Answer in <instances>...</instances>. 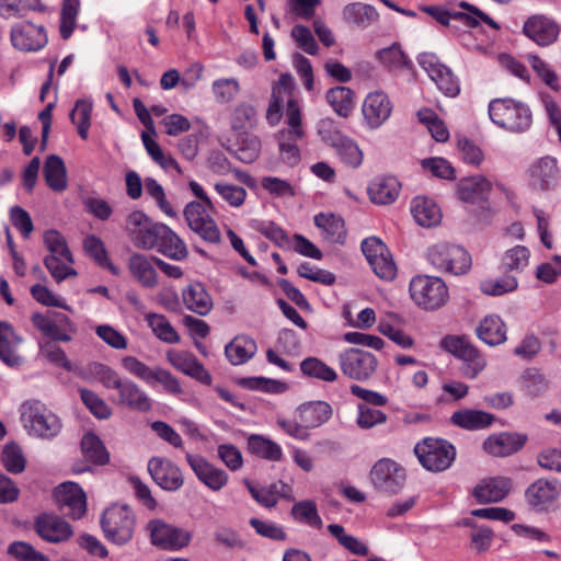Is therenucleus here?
I'll return each instance as SVG.
<instances>
[{"label": "nucleus", "mask_w": 561, "mask_h": 561, "mask_svg": "<svg viewBox=\"0 0 561 561\" xmlns=\"http://www.w3.org/2000/svg\"><path fill=\"white\" fill-rule=\"evenodd\" d=\"M377 59L389 69L409 68L411 60L401 49V46L393 43L391 46L379 49L376 53Z\"/></svg>", "instance_id": "603ef678"}, {"label": "nucleus", "mask_w": 561, "mask_h": 561, "mask_svg": "<svg viewBox=\"0 0 561 561\" xmlns=\"http://www.w3.org/2000/svg\"><path fill=\"white\" fill-rule=\"evenodd\" d=\"M417 62L446 96L455 98L460 93L458 78L435 54L422 53L417 57Z\"/></svg>", "instance_id": "f8f14e48"}, {"label": "nucleus", "mask_w": 561, "mask_h": 561, "mask_svg": "<svg viewBox=\"0 0 561 561\" xmlns=\"http://www.w3.org/2000/svg\"><path fill=\"white\" fill-rule=\"evenodd\" d=\"M8 553L19 561H49V558L37 551L25 541H13L8 547Z\"/></svg>", "instance_id": "69168bd1"}, {"label": "nucleus", "mask_w": 561, "mask_h": 561, "mask_svg": "<svg viewBox=\"0 0 561 561\" xmlns=\"http://www.w3.org/2000/svg\"><path fill=\"white\" fill-rule=\"evenodd\" d=\"M523 33L539 46H549L559 35V27L551 19L536 14L526 20Z\"/></svg>", "instance_id": "393cba45"}, {"label": "nucleus", "mask_w": 561, "mask_h": 561, "mask_svg": "<svg viewBox=\"0 0 561 561\" xmlns=\"http://www.w3.org/2000/svg\"><path fill=\"white\" fill-rule=\"evenodd\" d=\"M82 453L89 461L94 465H105L110 460V455L98 435L87 433L81 439Z\"/></svg>", "instance_id": "a18cd8bd"}, {"label": "nucleus", "mask_w": 561, "mask_h": 561, "mask_svg": "<svg viewBox=\"0 0 561 561\" xmlns=\"http://www.w3.org/2000/svg\"><path fill=\"white\" fill-rule=\"evenodd\" d=\"M530 252L526 247L516 245L507 250L502 257V267L505 271L522 272L529 262Z\"/></svg>", "instance_id": "6e6d98bb"}, {"label": "nucleus", "mask_w": 561, "mask_h": 561, "mask_svg": "<svg viewBox=\"0 0 561 561\" xmlns=\"http://www.w3.org/2000/svg\"><path fill=\"white\" fill-rule=\"evenodd\" d=\"M182 296L186 308L199 316H206L211 310L210 296L198 283L190 285L183 290Z\"/></svg>", "instance_id": "79ce46f5"}, {"label": "nucleus", "mask_w": 561, "mask_h": 561, "mask_svg": "<svg viewBox=\"0 0 561 561\" xmlns=\"http://www.w3.org/2000/svg\"><path fill=\"white\" fill-rule=\"evenodd\" d=\"M314 225L322 231L325 240L333 243H344L346 230L341 216L320 213L314 216Z\"/></svg>", "instance_id": "e433bc0d"}, {"label": "nucleus", "mask_w": 561, "mask_h": 561, "mask_svg": "<svg viewBox=\"0 0 561 561\" xmlns=\"http://www.w3.org/2000/svg\"><path fill=\"white\" fill-rule=\"evenodd\" d=\"M135 515L127 505L114 504L101 517V526L107 540L122 546L129 542L135 530Z\"/></svg>", "instance_id": "39448f33"}, {"label": "nucleus", "mask_w": 561, "mask_h": 561, "mask_svg": "<svg viewBox=\"0 0 561 561\" xmlns=\"http://www.w3.org/2000/svg\"><path fill=\"white\" fill-rule=\"evenodd\" d=\"M332 408L324 401L307 402L298 408L297 414L300 422L310 428H317L327 423L332 416Z\"/></svg>", "instance_id": "c9c22d12"}, {"label": "nucleus", "mask_w": 561, "mask_h": 561, "mask_svg": "<svg viewBox=\"0 0 561 561\" xmlns=\"http://www.w3.org/2000/svg\"><path fill=\"white\" fill-rule=\"evenodd\" d=\"M79 7L80 0H64L62 2L59 32L64 39H68L73 33Z\"/></svg>", "instance_id": "5fc2aeb1"}, {"label": "nucleus", "mask_w": 561, "mask_h": 561, "mask_svg": "<svg viewBox=\"0 0 561 561\" xmlns=\"http://www.w3.org/2000/svg\"><path fill=\"white\" fill-rule=\"evenodd\" d=\"M440 345L445 351L463 360L466 364L463 373L469 378H476L486 365L483 355L466 336H445Z\"/></svg>", "instance_id": "1a4fd4ad"}, {"label": "nucleus", "mask_w": 561, "mask_h": 561, "mask_svg": "<svg viewBox=\"0 0 561 561\" xmlns=\"http://www.w3.org/2000/svg\"><path fill=\"white\" fill-rule=\"evenodd\" d=\"M512 489V480L506 477H494L482 480L473 489L472 495L480 504L503 501Z\"/></svg>", "instance_id": "bb28decb"}, {"label": "nucleus", "mask_w": 561, "mask_h": 561, "mask_svg": "<svg viewBox=\"0 0 561 561\" xmlns=\"http://www.w3.org/2000/svg\"><path fill=\"white\" fill-rule=\"evenodd\" d=\"M561 495V482L558 479L540 478L525 491V499L535 511H547Z\"/></svg>", "instance_id": "f3484780"}, {"label": "nucleus", "mask_w": 561, "mask_h": 561, "mask_svg": "<svg viewBox=\"0 0 561 561\" xmlns=\"http://www.w3.org/2000/svg\"><path fill=\"white\" fill-rule=\"evenodd\" d=\"M32 323L53 341L69 342L71 340L70 334L75 332L73 323L64 313H56L55 318H50L49 316L36 312L32 316Z\"/></svg>", "instance_id": "412c9836"}, {"label": "nucleus", "mask_w": 561, "mask_h": 561, "mask_svg": "<svg viewBox=\"0 0 561 561\" xmlns=\"http://www.w3.org/2000/svg\"><path fill=\"white\" fill-rule=\"evenodd\" d=\"M495 416L489 412L473 409L455 411L450 416V423L466 431H480L490 427Z\"/></svg>", "instance_id": "7c9ffc66"}, {"label": "nucleus", "mask_w": 561, "mask_h": 561, "mask_svg": "<svg viewBox=\"0 0 561 561\" xmlns=\"http://www.w3.org/2000/svg\"><path fill=\"white\" fill-rule=\"evenodd\" d=\"M153 257L135 253L128 260L130 274L147 288H153L158 285V274L152 264Z\"/></svg>", "instance_id": "f704fd0d"}, {"label": "nucleus", "mask_w": 561, "mask_h": 561, "mask_svg": "<svg viewBox=\"0 0 561 561\" xmlns=\"http://www.w3.org/2000/svg\"><path fill=\"white\" fill-rule=\"evenodd\" d=\"M421 10L445 26L449 25L450 20H457L468 27H477L479 25L474 16L468 15L466 12H450L440 5H424Z\"/></svg>", "instance_id": "49530a36"}, {"label": "nucleus", "mask_w": 561, "mask_h": 561, "mask_svg": "<svg viewBox=\"0 0 561 561\" xmlns=\"http://www.w3.org/2000/svg\"><path fill=\"white\" fill-rule=\"evenodd\" d=\"M343 18L347 23L366 28L378 20L379 14L370 4L353 2L344 8Z\"/></svg>", "instance_id": "a19ab883"}, {"label": "nucleus", "mask_w": 561, "mask_h": 561, "mask_svg": "<svg viewBox=\"0 0 561 561\" xmlns=\"http://www.w3.org/2000/svg\"><path fill=\"white\" fill-rule=\"evenodd\" d=\"M56 499L60 508L73 519H80L87 512V496L82 488L75 482H64L56 489Z\"/></svg>", "instance_id": "aec40b11"}, {"label": "nucleus", "mask_w": 561, "mask_h": 561, "mask_svg": "<svg viewBox=\"0 0 561 561\" xmlns=\"http://www.w3.org/2000/svg\"><path fill=\"white\" fill-rule=\"evenodd\" d=\"M255 353V341L245 335L234 337L225 347V354L232 365H241L248 362L254 356Z\"/></svg>", "instance_id": "ea45409f"}, {"label": "nucleus", "mask_w": 561, "mask_h": 561, "mask_svg": "<svg viewBox=\"0 0 561 561\" xmlns=\"http://www.w3.org/2000/svg\"><path fill=\"white\" fill-rule=\"evenodd\" d=\"M387 415L377 409L370 408L366 403L358 404V415L356 424L363 430H369L376 425L383 424Z\"/></svg>", "instance_id": "338daca9"}, {"label": "nucleus", "mask_w": 561, "mask_h": 561, "mask_svg": "<svg viewBox=\"0 0 561 561\" xmlns=\"http://www.w3.org/2000/svg\"><path fill=\"white\" fill-rule=\"evenodd\" d=\"M163 224L153 222L140 210L130 213L126 218V230L135 247L150 250L157 240Z\"/></svg>", "instance_id": "ddd939ff"}, {"label": "nucleus", "mask_w": 561, "mask_h": 561, "mask_svg": "<svg viewBox=\"0 0 561 561\" xmlns=\"http://www.w3.org/2000/svg\"><path fill=\"white\" fill-rule=\"evenodd\" d=\"M151 543L164 550L176 551L185 548L192 540V533L156 518L147 524Z\"/></svg>", "instance_id": "9d476101"}, {"label": "nucleus", "mask_w": 561, "mask_h": 561, "mask_svg": "<svg viewBox=\"0 0 561 561\" xmlns=\"http://www.w3.org/2000/svg\"><path fill=\"white\" fill-rule=\"evenodd\" d=\"M167 357L175 369L192 378H195L204 385L211 383L210 374L204 368V366L192 353L183 351H170L167 353Z\"/></svg>", "instance_id": "cd10ccee"}, {"label": "nucleus", "mask_w": 561, "mask_h": 561, "mask_svg": "<svg viewBox=\"0 0 561 561\" xmlns=\"http://www.w3.org/2000/svg\"><path fill=\"white\" fill-rule=\"evenodd\" d=\"M400 188L401 183L398 178H374L367 192L373 203L387 205L396 201Z\"/></svg>", "instance_id": "473e14b6"}, {"label": "nucleus", "mask_w": 561, "mask_h": 561, "mask_svg": "<svg viewBox=\"0 0 561 561\" xmlns=\"http://www.w3.org/2000/svg\"><path fill=\"white\" fill-rule=\"evenodd\" d=\"M44 243L50 251L49 256L60 255L66 262L72 263L73 257L65 238L57 230H48L44 234Z\"/></svg>", "instance_id": "e2e57ef3"}, {"label": "nucleus", "mask_w": 561, "mask_h": 561, "mask_svg": "<svg viewBox=\"0 0 561 561\" xmlns=\"http://www.w3.org/2000/svg\"><path fill=\"white\" fill-rule=\"evenodd\" d=\"M290 513L294 519L297 522L307 524L318 529L322 527V519L318 514L317 505L311 500L300 501L294 504Z\"/></svg>", "instance_id": "864d4df0"}, {"label": "nucleus", "mask_w": 561, "mask_h": 561, "mask_svg": "<svg viewBox=\"0 0 561 561\" xmlns=\"http://www.w3.org/2000/svg\"><path fill=\"white\" fill-rule=\"evenodd\" d=\"M340 368L344 376L356 381L368 380L376 371L378 360L367 351L350 347L339 354Z\"/></svg>", "instance_id": "6e6552de"}, {"label": "nucleus", "mask_w": 561, "mask_h": 561, "mask_svg": "<svg viewBox=\"0 0 561 561\" xmlns=\"http://www.w3.org/2000/svg\"><path fill=\"white\" fill-rule=\"evenodd\" d=\"M362 251L379 278L383 280L394 279L397 265L387 245L379 238H366L362 242Z\"/></svg>", "instance_id": "9b49d317"}, {"label": "nucleus", "mask_w": 561, "mask_h": 561, "mask_svg": "<svg viewBox=\"0 0 561 561\" xmlns=\"http://www.w3.org/2000/svg\"><path fill=\"white\" fill-rule=\"evenodd\" d=\"M148 472L152 480L165 491H178L184 484L181 469L169 459L152 457L148 461Z\"/></svg>", "instance_id": "a211bd4d"}, {"label": "nucleus", "mask_w": 561, "mask_h": 561, "mask_svg": "<svg viewBox=\"0 0 561 561\" xmlns=\"http://www.w3.org/2000/svg\"><path fill=\"white\" fill-rule=\"evenodd\" d=\"M211 90L217 102L229 103L240 92V84L234 78H222L213 82Z\"/></svg>", "instance_id": "13d9d810"}, {"label": "nucleus", "mask_w": 561, "mask_h": 561, "mask_svg": "<svg viewBox=\"0 0 561 561\" xmlns=\"http://www.w3.org/2000/svg\"><path fill=\"white\" fill-rule=\"evenodd\" d=\"M301 373L309 377L324 382H334L337 373L318 357H307L300 363Z\"/></svg>", "instance_id": "de8ad7c7"}, {"label": "nucleus", "mask_w": 561, "mask_h": 561, "mask_svg": "<svg viewBox=\"0 0 561 561\" xmlns=\"http://www.w3.org/2000/svg\"><path fill=\"white\" fill-rule=\"evenodd\" d=\"M90 370L94 378L106 389H113L117 391L125 380V378L121 377L118 373L104 364L95 363Z\"/></svg>", "instance_id": "052dcab7"}, {"label": "nucleus", "mask_w": 561, "mask_h": 561, "mask_svg": "<svg viewBox=\"0 0 561 561\" xmlns=\"http://www.w3.org/2000/svg\"><path fill=\"white\" fill-rule=\"evenodd\" d=\"M328 103L341 117H347L354 108V92L347 87L331 88L325 95Z\"/></svg>", "instance_id": "37998d69"}, {"label": "nucleus", "mask_w": 561, "mask_h": 561, "mask_svg": "<svg viewBox=\"0 0 561 561\" xmlns=\"http://www.w3.org/2000/svg\"><path fill=\"white\" fill-rule=\"evenodd\" d=\"M412 300L422 309L434 311L446 305L449 298L448 287L440 277L417 275L410 282Z\"/></svg>", "instance_id": "20e7f679"}, {"label": "nucleus", "mask_w": 561, "mask_h": 561, "mask_svg": "<svg viewBox=\"0 0 561 561\" xmlns=\"http://www.w3.org/2000/svg\"><path fill=\"white\" fill-rule=\"evenodd\" d=\"M370 479L375 488L381 492L396 494L404 485L405 473L394 460L379 459L370 470Z\"/></svg>", "instance_id": "2eb2a0df"}, {"label": "nucleus", "mask_w": 561, "mask_h": 561, "mask_svg": "<svg viewBox=\"0 0 561 561\" xmlns=\"http://www.w3.org/2000/svg\"><path fill=\"white\" fill-rule=\"evenodd\" d=\"M112 401L117 405L142 413L152 409V399L135 381L127 378H125Z\"/></svg>", "instance_id": "4be33fe9"}, {"label": "nucleus", "mask_w": 561, "mask_h": 561, "mask_svg": "<svg viewBox=\"0 0 561 561\" xmlns=\"http://www.w3.org/2000/svg\"><path fill=\"white\" fill-rule=\"evenodd\" d=\"M363 115L373 129L380 127L391 115L392 103L382 91L369 93L363 103Z\"/></svg>", "instance_id": "5701e85b"}, {"label": "nucleus", "mask_w": 561, "mask_h": 561, "mask_svg": "<svg viewBox=\"0 0 561 561\" xmlns=\"http://www.w3.org/2000/svg\"><path fill=\"white\" fill-rule=\"evenodd\" d=\"M154 248L161 254L175 261H182L188 255L184 241L167 225L161 228Z\"/></svg>", "instance_id": "72a5a7b5"}, {"label": "nucleus", "mask_w": 561, "mask_h": 561, "mask_svg": "<svg viewBox=\"0 0 561 561\" xmlns=\"http://www.w3.org/2000/svg\"><path fill=\"white\" fill-rule=\"evenodd\" d=\"M428 263L437 271L463 275L471 268V257L460 245L438 242L427 249Z\"/></svg>", "instance_id": "7ed1b4c3"}, {"label": "nucleus", "mask_w": 561, "mask_h": 561, "mask_svg": "<svg viewBox=\"0 0 561 561\" xmlns=\"http://www.w3.org/2000/svg\"><path fill=\"white\" fill-rule=\"evenodd\" d=\"M207 209L209 208L204 203L190 202L183 214L188 227L203 240L219 243L221 239L219 228Z\"/></svg>", "instance_id": "4468645a"}, {"label": "nucleus", "mask_w": 561, "mask_h": 561, "mask_svg": "<svg viewBox=\"0 0 561 561\" xmlns=\"http://www.w3.org/2000/svg\"><path fill=\"white\" fill-rule=\"evenodd\" d=\"M287 127L278 133V145H297L305 139V130L301 126V113L296 100L290 99L286 110Z\"/></svg>", "instance_id": "c756f323"}, {"label": "nucleus", "mask_w": 561, "mask_h": 561, "mask_svg": "<svg viewBox=\"0 0 561 561\" xmlns=\"http://www.w3.org/2000/svg\"><path fill=\"white\" fill-rule=\"evenodd\" d=\"M12 46L21 51H38L48 42L46 30L31 21H20L12 25L10 32Z\"/></svg>", "instance_id": "dca6fc26"}, {"label": "nucleus", "mask_w": 561, "mask_h": 561, "mask_svg": "<svg viewBox=\"0 0 561 561\" xmlns=\"http://www.w3.org/2000/svg\"><path fill=\"white\" fill-rule=\"evenodd\" d=\"M517 288V279L514 276L505 275L499 279H488L481 283V290L485 295L500 296Z\"/></svg>", "instance_id": "774afa93"}, {"label": "nucleus", "mask_w": 561, "mask_h": 561, "mask_svg": "<svg viewBox=\"0 0 561 561\" xmlns=\"http://www.w3.org/2000/svg\"><path fill=\"white\" fill-rule=\"evenodd\" d=\"M186 461L205 485L214 491L221 490L228 481V474L219 468L214 467L199 455L186 454Z\"/></svg>", "instance_id": "a878e982"}, {"label": "nucleus", "mask_w": 561, "mask_h": 561, "mask_svg": "<svg viewBox=\"0 0 561 561\" xmlns=\"http://www.w3.org/2000/svg\"><path fill=\"white\" fill-rule=\"evenodd\" d=\"M491 183L486 178H461L457 184L458 198L468 204L478 205L477 217L480 222L489 224L492 211L488 205Z\"/></svg>", "instance_id": "0eeeda50"}, {"label": "nucleus", "mask_w": 561, "mask_h": 561, "mask_svg": "<svg viewBox=\"0 0 561 561\" xmlns=\"http://www.w3.org/2000/svg\"><path fill=\"white\" fill-rule=\"evenodd\" d=\"M476 331L478 337L491 346L502 344L506 341L505 323L495 314L485 317Z\"/></svg>", "instance_id": "58836bf2"}, {"label": "nucleus", "mask_w": 561, "mask_h": 561, "mask_svg": "<svg viewBox=\"0 0 561 561\" xmlns=\"http://www.w3.org/2000/svg\"><path fill=\"white\" fill-rule=\"evenodd\" d=\"M34 529L43 540L51 543L67 541L73 534L72 527L65 519L48 513L35 517Z\"/></svg>", "instance_id": "6ab92c4d"}, {"label": "nucleus", "mask_w": 561, "mask_h": 561, "mask_svg": "<svg viewBox=\"0 0 561 561\" xmlns=\"http://www.w3.org/2000/svg\"><path fill=\"white\" fill-rule=\"evenodd\" d=\"M420 463L428 471L440 472L448 469L456 458V448L448 440L426 437L414 447Z\"/></svg>", "instance_id": "423d86ee"}, {"label": "nucleus", "mask_w": 561, "mask_h": 561, "mask_svg": "<svg viewBox=\"0 0 561 561\" xmlns=\"http://www.w3.org/2000/svg\"><path fill=\"white\" fill-rule=\"evenodd\" d=\"M92 106L91 101L81 99L76 102L69 114L71 122L77 126L79 136L84 140L88 138L91 126Z\"/></svg>", "instance_id": "8fccbe9b"}, {"label": "nucleus", "mask_w": 561, "mask_h": 561, "mask_svg": "<svg viewBox=\"0 0 561 561\" xmlns=\"http://www.w3.org/2000/svg\"><path fill=\"white\" fill-rule=\"evenodd\" d=\"M227 149L244 163L253 162L260 154V139L248 131L232 134L227 140Z\"/></svg>", "instance_id": "c85d7f7f"}, {"label": "nucleus", "mask_w": 561, "mask_h": 561, "mask_svg": "<svg viewBox=\"0 0 561 561\" xmlns=\"http://www.w3.org/2000/svg\"><path fill=\"white\" fill-rule=\"evenodd\" d=\"M526 442L524 434L502 432L490 435L483 442V449L493 457H508L522 449Z\"/></svg>", "instance_id": "b1692460"}, {"label": "nucleus", "mask_w": 561, "mask_h": 561, "mask_svg": "<svg viewBox=\"0 0 561 561\" xmlns=\"http://www.w3.org/2000/svg\"><path fill=\"white\" fill-rule=\"evenodd\" d=\"M411 213L415 221L422 227H433L439 224L442 213L437 204L422 196L412 201Z\"/></svg>", "instance_id": "4c0bfd02"}, {"label": "nucleus", "mask_w": 561, "mask_h": 561, "mask_svg": "<svg viewBox=\"0 0 561 561\" xmlns=\"http://www.w3.org/2000/svg\"><path fill=\"white\" fill-rule=\"evenodd\" d=\"M22 339L8 322H0V359L8 366H19L22 357L16 353Z\"/></svg>", "instance_id": "2f4dec72"}, {"label": "nucleus", "mask_w": 561, "mask_h": 561, "mask_svg": "<svg viewBox=\"0 0 561 561\" xmlns=\"http://www.w3.org/2000/svg\"><path fill=\"white\" fill-rule=\"evenodd\" d=\"M80 396L84 405L98 419L106 420L112 415L111 408L95 392L89 389H81Z\"/></svg>", "instance_id": "0e129e2a"}, {"label": "nucleus", "mask_w": 561, "mask_h": 561, "mask_svg": "<svg viewBox=\"0 0 561 561\" xmlns=\"http://www.w3.org/2000/svg\"><path fill=\"white\" fill-rule=\"evenodd\" d=\"M21 420L30 434L44 439L54 438L62 427L60 419L36 400L22 404Z\"/></svg>", "instance_id": "f03ea898"}, {"label": "nucleus", "mask_w": 561, "mask_h": 561, "mask_svg": "<svg viewBox=\"0 0 561 561\" xmlns=\"http://www.w3.org/2000/svg\"><path fill=\"white\" fill-rule=\"evenodd\" d=\"M146 320L159 340L169 344H176L180 342V335L163 314L148 313L146 316Z\"/></svg>", "instance_id": "09e8293b"}, {"label": "nucleus", "mask_w": 561, "mask_h": 561, "mask_svg": "<svg viewBox=\"0 0 561 561\" xmlns=\"http://www.w3.org/2000/svg\"><path fill=\"white\" fill-rule=\"evenodd\" d=\"M214 541L217 546L226 549H242L245 547V541L241 535L233 528L227 526H219L213 533Z\"/></svg>", "instance_id": "bf43d9fd"}, {"label": "nucleus", "mask_w": 561, "mask_h": 561, "mask_svg": "<svg viewBox=\"0 0 561 561\" xmlns=\"http://www.w3.org/2000/svg\"><path fill=\"white\" fill-rule=\"evenodd\" d=\"M2 463L7 471L11 473H21L25 469L26 460L20 446L15 443H9L2 450Z\"/></svg>", "instance_id": "4d7b16f0"}, {"label": "nucleus", "mask_w": 561, "mask_h": 561, "mask_svg": "<svg viewBox=\"0 0 561 561\" xmlns=\"http://www.w3.org/2000/svg\"><path fill=\"white\" fill-rule=\"evenodd\" d=\"M83 248L88 255L100 266L108 268L114 275H118V268L111 263L104 243L99 237L88 236L83 241Z\"/></svg>", "instance_id": "3c124183"}, {"label": "nucleus", "mask_w": 561, "mask_h": 561, "mask_svg": "<svg viewBox=\"0 0 561 561\" xmlns=\"http://www.w3.org/2000/svg\"><path fill=\"white\" fill-rule=\"evenodd\" d=\"M489 116L501 128L516 134L525 133L533 123L530 108L510 98L492 100L489 104Z\"/></svg>", "instance_id": "f257e3e1"}, {"label": "nucleus", "mask_w": 561, "mask_h": 561, "mask_svg": "<svg viewBox=\"0 0 561 561\" xmlns=\"http://www.w3.org/2000/svg\"><path fill=\"white\" fill-rule=\"evenodd\" d=\"M248 447L255 456L270 461H279L283 457L280 446L262 435H250L248 438Z\"/></svg>", "instance_id": "c03bdc74"}, {"label": "nucleus", "mask_w": 561, "mask_h": 561, "mask_svg": "<svg viewBox=\"0 0 561 561\" xmlns=\"http://www.w3.org/2000/svg\"><path fill=\"white\" fill-rule=\"evenodd\" d=\"M141 138L146 150L152 160L161 165L164 171H169L171 168H178L175 160L172 157L164 154L159 144L148 133L144 131Z\"/></svg>", "instance_id": "680f3d73"}]
</instances>
